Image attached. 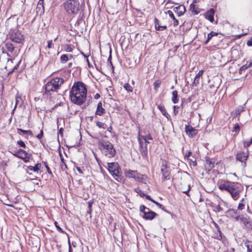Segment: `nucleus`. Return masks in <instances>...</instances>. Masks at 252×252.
I'll use <instances>...</instances> for the list:
<instances>
[{
    "mask_svg": "<svg viewBox=\"0 0 252 252\" xmlns=\"http://www.w3.org/2000/svg\"><path fill=\"white\" fill-rule=\"evenodd\" d=\"M64 82L62 78L56 77L48 81L44 86L45 93L51 94L54 92H57Z\"/></svg>",
    "mask_w": 252,
    "mask_h": 252,
    "instance_id": "3",
    "label": "nucleus"
},
{
    "mask_svg": "<svg viewBox=\"0 0 252 252\" xmlns=\"http://www.w3.org/2000/svg\"><path fill=\"white\" fill-rule=\"evenodd\" d=\"M5 46H6V49L9 52L12 53L14 51L15 47H14L13 45L11 43L7 42L6 43Z\"/></svg>",
    "mask_w": 252,
    "mask_h": 252,
    "instance_id": "28",
    "label": "nucleus"
},
{
    "mask_svg": "<svg viewBox=\"0 0 252 252\" xmlns=\"http://www.w3.org/2000/svg\"><path fill=\"white\" fill-rule=\"evenodd\" d=\"M66 12L69 15H77L80 10V4L78 0H66L63 3Z\"/></svg>",
    "mask_w": 252,
    "mask_h": 252,
    "instance_id": "4",
    "label": "nucleus"
},
{
    "mask_svg": "<svg viewBox=\"0 0 252 252\" xmlns=\"http://www.w3.org/2000/svg\"><path fill=\"white\" fill-rule=\"evenodd\" d=\"M168 14L169 17L173 20V25L174 26H176L179 24L178 21L175 18L173 12L171 10H168L166 12Z\"/></svg>",
    "mask_w": 252,
    "mask_h": 252,
    "instance_id": "23",
    "label": "nucleus"
},
{
    "mask_svg": "<svg viewBox=\"0 0 252 252\" xmlns=\"http://www.w3.org/2000/svg\"><path fill=\"white\" fill-rule=\"evenodd\" d=\"M146 199L149 200H151V201H152L153 202H154V203H155L158 206L159 208H161V207L162 206V205H161L160 203L155 201V200H154L150 195H146Z\"/></svg>",
    "mask_w": 252,
    "mask_h": 252,
    "instance_id": "33",
    "label": "nucleus"
},
{
    "mask_svg": "<svg viewBox=\"0 0 252 252\" xmlns=\"http://www.w3.org/2000/svg\"><path fill=\"white\" fill-rule=\"evenodd\" d=\"M227 217L233 219L238 213L237 210L234 209H229L225 212Z\"/></svg>",
    "mask_w": 252,
    "mask_h": 252,
    "instance_id": "21",
    "label": "nucleus"
},
{
    "mask_svg": "<svg viewBox=\"0 0 252 252\" xmlns=\"http://www.w3.org/2000/svg\"><path fill=\"white\" fill-rule=\"evenodd\" d=\"M10 39L16 43H22L24 40L23 35L19 32H12L10 34Z\"/></svg>",
    "mask_w": 252,
    "mask_h": 252,
    "instance_id": "12",
    "label": "nucleus"
},
{
    "mask_svg": "<svg viewBox=\"0 0 252 252\" xmlns=\"http://www.w3.org/2000/svg\"><path fill=\"white\" fill-rule=\"evenodd\" d=\"M44 164H45V167H46V169H47V172H48L49 174H51H51H52V171H51V170H50V168L49 167V166H48V164H47L46 162L44 163Z\"/></svg>",
    "mask_w": 252,
    "mask_h": 252,
    "instance_id": "51",
    "label": "nucleus"
},
{
    "mask_svg": "<svg viewBox=\"0 0 252 252\" xmlns=\"http://www.w3.org/2000/svg\"><path fill=\"white\" fill-rule=\"evenodd\" d=\"M139 138H140L142 140H143L145 142H146V140H151L153 139V137L150 134H148L145 136H139Z\"/></svg>",
    "mask_w": 252,
    "mask_h": 252,
    "instance_id": "30",
    "label": "nucleus"
},
{
    "mask_svg": "<svg viewBox=\"0 0 252 252\" xmlns=\"http://www.w3.org/2000/svg\"><path fill=\"white\" fill-rule=\"evenodd\" d=\"M60 156L61 159V166L63 167V165H64L65 167L66 168V165L65 164L63 157L62 155L61 154V153H60Z\"/></svg>",
    "mask_w": 252,
    "mask_h": 252,
    "instance_id": "45",
    "label": "nucleus"
},
{
    "mask_svg": "<svg viewBox=\"0 0 252 252\" xmlns=\"http://www.w3.org/2000/svg\"><path fill=\"white\" fill-rule=\"evenodd\" d=\"M245 110V104L238 106L235 110V114L239 115Z\"/></svg>",
    "mask_w": 252,
    "mask_h": 252,
    "instance_id": "29",
    "label": "nucleus"
},
{
    "mask_svg": "<svg viewBox=\"0 0 252 252\" xmlns=\"http://www.w3.org/2000/svg\"><path fill=\"white\" fill-rule=\"evenodd\" d=\"M96 125L99 128H102L103 129L105 128V125L102 122L97 121L96 122Z\"/></svg>",
    "mask_w": 252,
    "mask_h": 252,
    "instance_id": "36",
    "label": "nucleus"
},
{
    "mask_svg": "<svg viewBox=\"0 0 252 252\" xmlns=\"http://www.w3.org/2000/svg\"><path fill=\"white\" fill-rule=\"evenodd\" d=\"M41 164L37 163L35 166H29L28 168L31 171L37 172L39 170Z\"/></svg>",
    "mask_w": 252,
    "mask_h": 252,
    "instance_id": "24",
    "label": "nucleus"
},
{
    "mask_svg": "<svg viewBox=\"0 0 252 252\" xmlns=\"http://www.w3.org/2000/svg\"><path fill=\"white\" fill-rule=\"evenodd\" d=\"M247 44L248 46H252V38L251 40H248L247 42Z\"/></svg>",
    "mask_w": 252,
    "mask_h": 252,
    "instance_id": "58",
    "label": "nucleus"
},
{
    "mask_svg": "<svg viewBox=\"0 0 252 252\" xmlns=\"http://www.w3.org/2000/svg\"><path fill=\"white\" fill-rule=\"evenodd\" d=\"M244 207H245V205L242 202L239 203L238 206V209L239 210H242L244 209Z\"/></svg>",
    "mask_w": 252,
    "mask_h": 252,
    "instance_id": "49",
    "label": "nucleus"
},
{
    "mask_svg": "<svg viewBox=\"0 0 252 252\" xmlns=\"http://www.w3.org/2000/svg\"><path fill=\"white\" fill-rule=\"evenodd\" d=\"M64 50L66 52H71L72 50L71 45L69 44L65 45Z\"/></svg>",
    "mask_w": 252,
    "mask_h": 252,
    "instance_id": "41",
    "label": "nucleus"
},
{
    "mask_svg": "<svg viewBox=\"0 0 252 252\" xmlns=\"http://www.w3.org/2000/svg\"><path fill=\"white\" fill-rule=\"evenodd\" d=\"M87 89L86 86L82 82L74 83L70 91L71 101L78 105L83 104L86 99Z\"/></svg>",
    "mask_w": 252,
    "mask_h": 252,
    "instance_id": "1",
    "label": "nucleus"
},
{
    "mask_svg": "<svg viewBox=\"0 0 252 252\" xmlns=\"http://www.w3.org/2000/svg\"><path fill=\"white\" fill-rule=\"evenodd\" d=\"M249 219L247 217H245L244 216H241L240 219V222H242L244 224L246 223H248Z\"/></svg>",
    "mask_w": 252,
    "mask_h": 252,
    "instance_id": "32",
    "label": "nucleus"
},
{
    "mask_svg": "<svg viewBox=\"0 0 252 252\" xmlns=\"http://www.w3.org/2000/svg\"><path fill=\"white\" fill-rule=\"evenodd\" d=\"M218 187L221 191L228 192L234 200L239 199L240 193L243 190V187L241 184L227 180L220 182Z\"/></svg>",
    "mask_w": 252,
    "mask_h": 252,
    "instance_id": "2",
    "label": "nucleus"
},
{
    "mask_svg": "<svg viewBox=\"0 0 252 252\" xmlns=\"http://www.w3.org/2000/svg\"><path fill=\"white\" fill-rule=\"evenodd\" d=\"M99 146L102 153L106 157L111 158L115 155V150L110 142L103 141L99 143Z\"/></svg>",
    "mask_w": 252,
    "mask_h": 252,
    "instance_id": "5",
    "label": "nucleus"
},
{
    "mask_svg": "<svg viewBox=\"0 0 252 252\" xmlns=\"http://www.w3.org/2000/svg\"><path fill=\"white\" fill-rule=\"evenodd\" d=\"M107 164L108 170L111 174L117 177H120L121 176L122 173L119 169V167L117 163H107Z\"/></svg>",
    "mask_w": 252,
    "mask_h": 252,
    "instance_id": "8",
    "label": "nucleus"
},
{
    "mask_svg": "<svg viewBox=\"0 0 252 252\" xmlns=\"http://www.w3.org/2000/svg\"><path fill=\"white\" fill-rule=\"evenodd\" d=\"M44 1L43 0H39L37 7V12L40 13V14H43L44 12Z\"/></svg>",
    "mask_w": 252,
    "mask_h": 252,
    "instance_id": "20",
    "label": "nucleus"
},
{
    "mask_svg": "<svg viewBox=\"0 0 252 252\" xmlns=\"http://www.w3.org/2000/svg\"><path fill=\"white\" fill-rule=\"evenodd\" d=\"M154 22H155V28L156 29L158 26H160L159 25V21L157 19V18H155V20H154Z\"/></svg>",
    "mask_w": 252,
    "mask_h": 252,
    "instance_id": "50",
    "label": "nucleus"
},
{
    "mask_svg": "<svg viewBox=\"0 0 252 252\" xmlns=\"http://www.w3.org/2000/svg\"><path fill=\"white\" fill-rule=\"evenodd\" d=\"M191 9L192 12H193L195 14H197L199 13V11L197 9L194 5H191Z\"/></svg>",
    "mask_w": 252,
    "mask_h": 252,
    "instance_id": "38",
    "label": "nucleus"
},
{
    "mask_svg": "<svg viewBox=\"0 0 252 252\" xmlns=\"http://www.w3.org/2000/svg\"><path fill=\"white\" fill-rule=\"evenodd\" d=\"M204 72L203 70H200L199 71L198 73L196 75L194 81L192 83L193 85L195 86H197V85L199 84L200 81V77L202 75Z\"/></svg>",
    "mask_w": 252,
    "mask_h": 252,
    "instance_id": "19",
    "label": "nucleus"
},
{
    "mask_svg": "<svg viewBox=\"0 0 252 252\" xmlns=\"http://www.w3.org/2000/svg\"><path fill=\"white\" fill-rule=\"evenodd\" d=\"M249 155L248 150L246 151H240L237 153L236 158L237 160L241 162L245 166H246V161L249 157Z\"/></svg>",
    "mask_w": 252,
    "mask_h": 252,
    "instance_id": "9",
    "label": "nucleus"
},
{
    "mask_svg": "<svg viewBox=\"0 0 252 252\" xmlns=\"http://www.w3.org/2000/svg\"><path fill=\"white\" fill-rule=\"evenodd\" d=\"M241 216L238 214L232 219L235 221H240Z\"/></svg>",
    "mask_w": 252,
    "mask_h": 252,
    "instance_id": "48",
    "label": "nucleus"
},
{
    "mask_svg": "<svg viewBox=\"0 0 252 252\" xmlns=\"http://www.w3.org/2000/svg\"><path fill=\"white\" fill-rule=\"evenodd\" d=\"M158 109L161 112L162 114L168 120H170L171 119L170 115L167 112L165 107L163 105H158Z\"/></svg>",
    "mask_w": 252,
    "mask_h": 252,
    "instance_id": "18",
    "label": "nucleus"
},
{
    "mask_svg": "<svg viewBox=\"0 0 252 252\" xmlns=\"http://www.w3.org/2000/svg\"><path fill=\"white\" fill-rule=\"evenodd\" d=\"M108 62L110 63L111 65H112V62H111V55H110L108 59Z\"/></svg>",
    "mask_w": 252,
    "mask_h": 252,
    "instance_id": "60",
    "label": "nucleus"
},
{
    "mask_svg": "<svg viewBox=\"0 0 252 252\" xmlns=\"http://www.w3.org/2000/svg\"><path fill=\"white\" fill-rule=\"evenodd\" d=\"M185 131H186L187 134L190 137H194L197 133V130L195 129L194 127H192L191 126H190L189 125L186 126Z\"/></svg>",
    "mask_w": 252,
    "mask_h": 252,
    "instance_id": "14",
    "label": "nucleus"
},
{
    "mask_svg": "<svg viewBox=\"0 0 252 252\" xmlns=\"http://www.w3.org/2000/svg\"><path fill=\"white\" fill-rule=\"evenodd\" d=\"M240 127L239 125L238 124H235V126H234L233 129L232 131L233 132L238 133L240 131Z\"/></svg>",
    "mask_w": 252,
    "mask_h": 252,
    "instance_id": "37",
    "label": "nucleus"
},
{
    "mask_svg": "<svg viewBox=\"0 0 252 252\" xmlns=\"http://www.w3.org/2000/svg\"><path fill=\"white\" fill-rule=\"evenodd\" d=\"M187 159L189 161V163L190 164H192L193 166H194L196 165V164H197L196 162L193 159L189 158V159Z\"/></svg>",
    "mask_w": 252,
    "mask_h": 252,
    "instance_id": "46",
    "label": "nucleus"
},
{
    "mask_svg": "<svg viewBox=\"0 0 252 252\" xmlns=\"http://www.w3.org/2000/svg\"><path fill=\"white\" fill-rule=\"evenodd\" d=\"M176 108H179L178 107H177L176 106L174 105L173 106V113L175 115H176L178 113V111H176Z\"/></svg>",
    "mask_w": 252,
    "mask_h": 252,
    "instance_id": "56",
    "label": "nucleus"
},
{
    "mask_svg": "<svg viewBox=\"0 0 252 252\" xmlns=\"http://www.w3.org/2000/svg\"><path fill=\"white\" fill-rule=\"evenodd\" d=\"M20 97L18 96H16V97H15V99H16V104L15 105H17L18 104V101H19V99H20Z\"/></svg>",
    "mask_w": 252,
    "mask_h": 252,
    "instance_id": "61",
    "label": "nucleus"
},
{
    "mask_svg": "<svg viewBox=\"0 0 252 252\" xmlns=\"http://www.w3.org/2000/svg\"><path fill=\"white\" fill-rule=\"evenodd\" d=\"M172 101L174 104L178 102V92L177 91H174L172 92Z\"/></svg>",
    "mask_w": 252,
    "mask_h": 252,
    "instance_id": "25",
    "label": "nucleus"
},
{
    "mask_svg": "<svg viewBox=\"0 0 252 252\" xmlns=\"http://www.w3.org/2000/svg\"><path fill=\"white\" fill-rule=\"evenodd\" d=\"M217 35H218V33L214 32H211L210 33H209L208 34L207 39L205 41V44H208L209 41L212 39V38L213 36H217Z\"/></svg>",
    "mask_w": 252,
    "mask_h": 252,
    "instance_id": "27",
    "label": "nucleus"
},
{
    "mask_svg": "<svg viewBox=\"0 0 252 252\" xmlns=\"http://www.w3.org/2000/svg\"><path fill=\"white\" fill-rule=\"evenodd\" d=\"M140 210L143 213V218L147 220H152L157 216L155 212L150 210L149 208L144 205L140 206Z\"/></svg>",
    "mask_w": 252,
    "mask_h": 252,
    "instance_id": "7",
    "label": "nucleus"
},
{
    "mask_svg": "<svg viewBox=\"0 0 252 252\" xmlns=\"http://www.w3.org/2000/svg\"><path fill=\"white\" fill-rule=\"evenodd\" d=\"M252 144V138L249 141H245L244 142V145L245 147H248Z\"/></svg>",
    "mask_w": 252,
    "mask_h": 252,
    "instance_id": "39",
    "label": "nucleus"
},
{
    "mask_svg": "<svg viewBox=\"0 0 252 252\" xmlns=\"http://www.w3.org/2000/svg\"><path fill=\"white\" fill-rule=\"evenodd\" d=\"M189 189H190V187H189L187 191H183V192L184 193L186 194L187 195H189Z\"/></svg>",
    "mask_w": 252,
    "mask_h": 252,
    "instance_id": "62",
    "label": "nucleus"
},
{
    "mask_svg": "<svg viewBox=\"0 0 252 252\" xmlns=\"http://www.w3.org/2000/svg\"><path fill=\"white\" fill-rule=\"evenodd\" d=\"M10 152L16 157L22 159L25 162H29L30 158L32 156L31 154L22 149H19L17 151Z\"/></svg>",
    "mask_w": 252,
    "mask_h": 252,
    "instance_id": "6",
    "label": "nucleus"
},
{
    "mask_svg": "<svg viewBox=\"0 0 252 252\" xmlns=\"http://www.w3.org/2000/svg\"><path fill=\"white\" fill-rule=\"evenodd\" d=\"M166 28H167V27L165 25H164V26H160H160H158L156 29L157 31H162L165 30Z\"/></svg>",
    "mask_w": 252,
    "mask_h": 252,
    "instance_id": "43",
    "label": "nucleus"
},
{
    "mask_svg": "<svg viewBox=\"0 0 252 252\" xmlns=\"http://www.w3.org/2000/svg\"><path fill=\"white\" fill-rule=\"evenodd\" d=\"M43 134V130H41L40 133L39 134H38L36 137L38 139H40L42 137Z\"/></svg>",
    "mask_w": 252,
    "mask_h": 252,
    "instance_id": "55",
    "label": "nucleus"
},
{
    "mask_svg": "<svg viewBox=\"0 0 252 252\" xmlns=\"http://www.w3.org/2000/svg\"><path fill=\"white\" fill-rule=\"evenodd\" d=\"M127 177L128 178H133L135 180L142 182L144 179V176L141 174L136 170H129L127 171Z\"/></svg>",
    "mask_w": 252,
    "mask_h": 252,
    "instance_id": "10",
    "label": "nucleus"
},
{
    "mask_svg": "<svg viewBox=\"0 0 252 252\" xmlns=\"http://www.w3.org/2000/svg\"><path fill=\"white\" fill-rule=\"evenodd\" d=\"M159 85H160V83L158 82V81L155 82V83H154L155 89L156 90L158 89L159 88Z\"/></svg>",
    "mask_w": 252,
    "mask_h": 252,
    "instance_id": "54",
    "label": "nucleus"
},
{
    "mask_svg": "<svg viewBox=\"0 0 252 252\" xmlns=\"http://www.w3.org/2000/svg\"><path fill=\"white\" fill-rule=\"evenodd\" d=\"M245 246L248 252H252V242L248 241L245 243Z\"/></svg>",
    "mask_w": 252,
    "mask_h": 252,
    "instance_id": "31",
    "label": "nucleus"
},
{
    "mask_svg": "<svg viewBox=\"0 0 252 252\" xmlns=\"http://www.w3.org/2000/svg\"><path fill=\"white\" fill-rule=\"evenodd\" d=\"M161 172L162 173V180L163 181L168 180L170 179V171L167 168L166 166V161H163L162 162V167L161 168Z\"/></svg>",
    "mask_w": 252,
    "mask_h": 252,
    "instance_id": "11",
    "label": "nucleus"
},
{
    "mask_svg": "<svg viewBox=\"0 0 252 252\" xmlns=\"http://www.w3.org/2000/svg\"><path fill=\"white\" fill-rule=\"evenodd\" d=\"M214 14H215V10L213 8H210L208 11H207L205 14H204L205 18L211 22H213L214 21Z\"/></svg>",
    "mask_w": 252,
    "mask_h": 252,
    "instance_id": "15",
    "label": "nucleus"
},
{
    "mask_svg": "<svg viewBox=\"0 0 252 252\" xmlns=\"http://www.w3.org/2000/svg\"><path fill=\"white\" fill-rule=\"evenodd\" d=\"M17 130L18 131L22 132L24 134H28V135H32V132L31 130H24V129H22L21 128H18Z\"/></svg>",
    "mask_w": 252,
    "mask_h": 252,
    "instance_id": "34",
    "label": "nucleus"
},
{
    "mask_svg": "<svg viewBox=\"0 0 252 252\" xmlns=\"http://www.w3.org/2000/svg\"><path fill=\"white\" fill-rule=\"evenodd\" d=\"M55 225L57 229V230L62 233H65V231H64L61 227H60L58 225L57 222H55Z\"/></svg>",
    "mask_w": 252,
    "mask_h": 252,
    "instance_id": "42",
    "label": "nucleus"
},
{
    "mask_svg": "<svg viewBox=\"0 0 252 252\" xmlns=\"http://www.w3.org/2000/svg\"><path fill=\"white\" fill-rule=\"evenodd\" d=\"M138 141L140 145V151L143 157H146L148 155L147 144L144 140L138 137Z\"/></svg>",
    "mask_w": 252,
    "mask_h": 252,
    "instance_id": "13",
    "label": "nucleus"
},
{
    "mask_svg": "<svg viewBox=\"0 0 252 252\" xmlns=\"http://www.w3.org/2000/svg\"><path fill=\"white\" fill-rule=\"evenodd\" d=\"M132 88L130 86L128 85V84L127 83V92H132Z\"/></svg>",
    "mask_w": 252,
    "mask_h": 252,
    "instance_id": "57",
    "label": "nucleus"
},
{
    "mask_svg": "<svg viewBox=\"0 0 252 252\" xmlns=\"http://www.w3.org/2000/svg\"><path fill=\"white\" fill-rule=\"evenodd\" d=\"M68 244H69V252H71V245H70L69 239H68Z\"/></svg>",
    "mask_w": 252,
    "mask_h": 252,
    "instance_id": "64",
    "label": "nucleus"
},
{
    "mask_svg": "<svg viewBox=\"0 0 252 252\" xmlns=\"http://www.w3.org/2000/svg\"><path fill=\"white\" fill-rule=\"evenodd\" d=\"M215 211L217 212L221 213H225V212H226V211H224L223 209H222V208H221L220 205H217L215 207Z\"/></svg>",
    "mask_w": 252,
    "mask_h": 252,
    "instance_id": "35",
    "label": "nucleus"
},
{
    "mask_svg": "<svg viewBox=\"0 0 252 252\" xmlns=\"http://www.w3.org/2000/svg\"><path fill=\"white\" fill-rule=\"evenodd\" d=\"M252 65V59L251 60L249 63H247L245 64L242 65L240 67V68L239 69V71L242 72V71L245 70L246 69L248 68L249 67H251Z\"/></svg>",
    "mask_w": 252,
    "mask_h": 252,
    "instance_id": "26",
    "label": "nucleus"
},
{
    "mask_svg": "<svg viewBox=\"0 0 252 252\" xmlns=\"http://www.w3.org/2000/svg\"><path fill=\"white\" fill-rule=\"evenodd\" d=\"M173 11L178 15V16H182L186 11V8L183 5H180L173 8Z\"/></svg>",
    "mask_w": 252,
    "mask_h": 252,
    "instance_id": "16",
    "label": "nucleus"
},
{
    "mask_svg": "<svg viewBox=\"0 0 252 252\" xmlns=\"http://www.w3.org/2000/svg\"><path fill=\"white\" fill-rule=\"evenodd\" d=\"M206 163L209 164L210 168H212L214 167V162H213L212 161L207 160Z\"/></svg>",
    "mask_w": 252,
    "mask_h": 252,
    "instance_id": "47",
    "label": "nucleus"
},
{
    "mask_svg": "<svg viewBox=\"0 0 252 252\" xmlns=\"http://www.w3.org/2000/svg\"><path fill=\"white\" fill-rule=\"evenodd\" d=\"M100 97V95L98 94H96L94 95V98L95 99H98Z\"/></svg>",
    "mask_w": 252,
    "mask_h": 252,
    "instance_id": "63",
    "label": "nucleus"
},
{
    "mask_svg": "<svg viewBox=\"0 0 252 252\" xmlns=\"http://www.w3.org/2000/svg\"><path fill=\"white\" fill-rule=\"evenodd\" d=\"M191 154L192 153L190 151H188L185 156V158L189 159V158L191 156Z\"/></svg>",
    "mask_w": 252,
    "mask_h": 252,
    "instance_id": "52",
    "label": "nucleus"
},
{
    "mask_svg": "<svg viewBox=\"0 0 252 252\" xmlns=\"http://www.w3.org/2000/svg\"><path fill=\"white\" fill-rule=\"evenodd\" d=\"M77 170L81 174H83V171L80 167H76Z\"/></svg>",
    "mask_w": 252,
    "mask_h": 252,
    "instance_id": "59",
    "label": "nucleus"
},
{
    "mask_svg": "<svg viewBox=\"0 0 252 252\" xmlns=\"http://www.w3.org/2000/svg\"><path fill=\"white\" fill-rule=\"evenodd\" d=\"M17 144L21 147L25 148L26 145L25 143L21 140L17 141Z\"/></svg>",
    "mask_w": 252,
    "mask_h": 252,
    "instance_id": "44",
    "label": "nucleus"
},
{
    "mask_svg": "<svg viewBox=\"0 0 252 252\" xmlns=\"http://www.w3.org/2000/svg\"><path fill=\"white\" fill-rule=\"evenodd\" d=\"M47 47L48 48H51L53 47V46H52V40L48 41Z\"/></svg>",
    "mask_w": 252,
    "mask_h": 252,
    "instance_id": "53",
    "label": "nucleus"
},
{
    "mask_svg": "<svg viewBox=\"0 0 252 252\" xmlns=\"http://www.w3.org/2000/svg\"><path fill=\"white\" fill-rule=\"evenodd\" d=\"M73 56L72 55H69V56L66 54H63L61 57V62L62 63H66L69 59H71Z\"/></svg>",
    "mask_w": 252,
    "mask_h": 252,
    "instance_id": "22",
    "label": "nucleus"
},
{
    "mask_svg": "<svg viewBox=\"0 0 252 252\" xmlns=\"http://www.w3.org/2000/svg\"><path fill=\"white\" fill-rule=\"evenodd\" d=\"M120 43L121 44L122 48L123 49V47L125 46V37L122 36L120 39Z\"/></svg>",
    "mask_w": 252,
    "mask_h": 252,
    "instance_id": "40",
    "label": "nucleus"
},
{
    "mask_svg": "<svg viewBox=\"0 0 252 252\" xmlns=\"http://www.w3.org/2000/svg\"><path fill=\"white\" fill-rule=\"evenodd\" d=\"M105 113V110L102 107V103L101 102H99L97 104L96 110L95 112V115L102 116Z\"/></svg>",
    "mask_w": 252,
    "mask_h": 252,
    "instance_id": "17",
    "label": "nucleus"
}]
</instances>
